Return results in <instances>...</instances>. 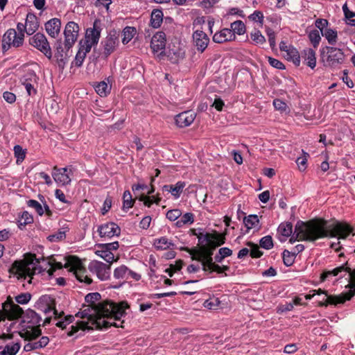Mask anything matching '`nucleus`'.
Listing matches in <instances>:
<instances>
[{"label": "nucleus", "instance_id": "nucleus-1", "mask_svg": "<svg viewBox=\"0 0 355 355\" xmlns=\"http://www.w3.org/2000/svg\"><path fill=\"white\" fill-rule=\"evenodd\" d=\"M101 298L100 293H90L85 297V302L87 305H83L85 308L82 311L76 314V317L87 318V321H79L75 325L71 327V331L68 332V336H71L75 334L76 338L83 336L85 331L93 329L103 330L110 327H123L122 324L116 321H120L121 318L126 315L125 309L128 305L125 302H121L119 304L110 300L99 302Z\"/></svg>", "mask_w": 355, "mask_h": 355}, {"label": "nucleus", "instance_id": "nucleus-2", "mask_svg": "<svg viewBox=\"0 0 355 355\" xmlns=\"http://www.w3.org/2000/svg\"><path fill=\"white\" fill-rule=\"evenodd\" d=\"M354 228L345 221L335 219L327 220L323 218H315L307 222L299 220L295 226L294 233L289 239L291 243L296 241H315L322 238L337 237L338 239H346L354 233Z\"/></svg>", "mask_w": 355, "mask_h": 355}, {"label": "nucleus", "instance_id": "nucleus-3", "mask_svg": "<svg viewBox=\"0 0 355 355\" xmlns=\"http://www.w3.org/2000/svg\"><path fill=\"white\" fill-rule=\"evenodd\" d=\"M342 272L349 273V283L345 288H349V290L338 295L327 297L326 302L322 303L321 305L328 306L329 304L337 305L338 304H344L347 300H351L355 295V268L352 269L349 267L348 261L333 270H324L320 275V281L324 282L329 277L337 276Z\"/></svg>", "mask_w": 355, "mask_h": 355}, {"label": "nucleus", "instance_id": "nucleus-4", "mask_svg": "<svg viewBox=\"0 0 355 355\" xmlns=\"http://www.w3.org/2000/svg\"><path fill=\"white\" fill-rule=\"evenodd\" d=\"M40 263V259L36 258L35 254L27 253L23 259L15 261L8 269V272L16 276L18 279H26V277H30L28 283L31 284L33 276L44 270L39 265Z\"/></svg>", "mask_w": 355, "mask_h": 355}, {"label": "nucleus", "instance_id": "nucleus-5", "mask_svg": "<svg viewBox=\"0 0 355 355\" xmlns=\"http://www.w3.org/2000/svg\"><path fill=\"white\" fill-rule=\"evenodd\" d=\"M214 239L211 235L207 234L206 235L199 237V244L200 245L199 250H193L195 251V255H193L192 259L201 262L202 270L207 272L210 267L218 268L219 265L213 262L214 251L216 248L212 241Z\"/></svg>", "mask_w": 355, "mask_h": 355}, {"label": "nucleus", "instance_id": "nucleus-6", "mask_svg": "<svg viewBox=\"0 0 355 355\" xmlns=\"http://www.w3.org/2000/svg\"><path fill=\"white\" fill-rule=\"evenodd\" d=\"M320 59L325 66L335 67L345 62V55L341 49L325 46L320 49Z\"/></svg>", "mask_w": 355, "mask_h": 355}, {"label": "nucleus", "instance_id": "nucleus-7", "mask_svg": "<svg viewBox=\"0 0 355 355\" xmlns=\"http://www.w3.org/2000/svg\"><path fill=\"white\" fill-rule=\"evenodd\" d=\"M42 335V330L36 327L33 331L26 330L24 333H20L21 337L28 340V343L24 347L25 352L42 349L45 347L49 343V338L47 336H42L39 340L37 338Z\"/></svg>", "mask_w": 355, "mask_h": 355}, {"label": "nucleus", "instance_id": "nucleus-8", "mask_svg": "<svg viewBox=\"0 0 355 355\" xmlns=\"http://www.w3.org/2000/svg\"><path fill=\"white\" fill-rule=\"evenodd\" d=\"M24 41V33L18 34L15 28H9L3 35L2 51H7L10 47H20Z\"/></svg>", "mask_w": 355, "mask_h": 355}, {"label": "nucleus", "instance_id": "nucleus-9", "mask_svg": "<svg viewBox=\"0 0 355 355\" xmlns=\"http://www.w3.org/2000/svg\"><path fill=\"white\" fill-rule=\"evenodd\" d=\"M24 314L23 309L8 297L7 300L2 304V310H0V320H4L6 318L9 320H16Z\"/></svg>", "mask_w": 355, "mask_h": 355}, {"label": "nucleus", "instance_id": "nucleus-10", "mask_svg": "<svg viewBox=\"0 0 355 355\" xmlns=\"http://www.w3.org/2000/svg\"><path fill=\"white\" fill-rule=\"evenodd\" d=\"M29 44L44 53L49 59L52 58V51L45 35L42 33H37L29 38Z\"/></svg>", "mask_w": 355, "mask_h": 355}, {"label": "nucleus", "instance_id": "nucleus-11", "mask_svg": "<svg viewBox=\"0 0 355 355\" xmlns=\"http://www.w3.org/2000/svg\"><path fill=\"white\" fill-rule=\"evenodd\" d=\"M79 30L80 28L78 24L74 21H69L66 24L64 30V46L67 51H69L76 43L78 39Z\"/></svg>", "mask_w": 355, "mask_h": 355}, {"label": "nucleus", "instance_id": "nucleus-12", "mask_svg": "<svg viewBox=\"0 0 355 355\" xmlns=\"http://www.w3.org/2000/svg\"><path fill=\"white\" fill-rule=\"evenodd\" d=\"M88 268L91 272L96 274L101 281L107 280L110 277V263L107 265L99 261H93L89 264Z\"/></svg>", "mask_w": 355, "mask_h": 355}, {"label": "nucleus", "instance_id": "nucleus-13", "mask_svg": "<svg viewBox=\"0 0 355 355\" xmlns=\"http://www.w3.org/2000/svg\"><path fill=\"white\" fill-rule=\"evenodd\" d=\"M102 28L101 27V21L95 19L92 28H88L85 33V42L83 46H93L97 45L101 37V33Z\"/></svg>", "mask_w": 355, "mask_h": 355}, {"label": "nucleus", "instance_id": "nucleus-14", "mask_svg": "<svg viewBox=\"0 0 355 355\" xmlns=\"http://www.w3.org/2000/svg\"><path fill=\"white\" fill-rule=\"evenodd\" d=\"M119 35L116 32L113 31H110L107 37L102 40L101 45L103 46V53L107 58L115 50L119 45Z\"/></svg>", "mask_w": 355, "mask_h": 355}, {"label": "nucleus", "instance_id": "nucleus-15", "mask_svg": "<svg viewBox=\"0 0 355 355\" xmlns=\"http://www.w3.org/2000/svg\"><path fill=\"white\" fill-rule=\"evenodd\" d=\"M71 173H72L71 169L68 167L58 168L55 166L53 168L52 177L57 184L65 186L69 184L71 181L69 177Z\"/></svg>", "mask_w": 355, "mask_h": 355}, {"label": "nucleus", "instance_id": "nucleus-16", "mask_svg": "<svg viewBox=\"0 0 355 355\" xmlns=\"http://www.w3.org/2000/svg\"><path fill=\"white\" fill-rule=\"evenodd\" d=\"M42 322V317L32 309H28L24 313L22 322L26 323L24 325L26 329H31L33 331L36 327L40 328V322Z\"/></svg>", "mask_w": 355, "mask_h": 355}, {"label": "nucleus", "instance_id": "nucleus-17", "mask_svg": "<svg viewBox=\"0 0 355 355\" xmlns=\"http://www.w3.org/2000/svg\"><path fill=\"white\" fill-rule=\"evenodd\" d=\"M98 232L101 237L111 239L120 234L121 228L114 223H107L98 226Z\"/></svg>", "mask_w": 355, "mask_h": 355}, {"label": "nucleus", "instance_id": "nucleus-18", "mask_svg": "<svg viewBox=\"0 0 355 355\" xmlns=\"http://www.w3.org/2000/svg\"><path fill=\"white\" fill-rule=\"evenodd\" d=\"M40 304H46V306L42 309L43 312L47 315L50 313H52L54 319L58 320L62 317L64 315V312L62 311L58 313L56 309L54 306V300L51 297L47 295L42 296L39 300Z\"/></svg>", "mask_w": 355, "mask_h": 355}, {"label": "nucleus", "instance_id": "nucleus-19", "mask_svg": "<svg viewBox=\"0 0 355 355\" xmlns=\"http://www.w3.org/2000/svg\"><path fill=\"white\" fill-rule=\"evenodd\" d=\"M193 44L197 50L202 53L207 49L209 42V38L202 31L197 30L193 33Z\"/></svg>", "mask_w": 355, "mask_h": 355}, {"label": "nucleus", "instance_id": "nucleus-20", "mask_svg": "<svg viewBox=\"0 0 355 355\" xmlns=\"http://www.w3.org/2000/svg\"><path fill=\"white\" fill-rule=\"evenodd\" d=\"M166 34L159 31L156 33L152 37L150 42V47L153 53L163 51L166 46Z\"/></svg>", "mask_w": 355, "mask_h": 355}, {"label": "nucleus", "instance_id": "nucleus-21", "mask_svg": "<svg viewBox=\"0 0 355 355\" xmlns=\"http://www.w3.org/2000/svg\"><path fill=\"white\" fill-rule=\"evenodd\" d=\"M196 118V114L191 111L181 112L175 116V123L180 128L190 125Z\"/></svg>", "mask_w": 355, "mask_h": 355}, {"label": "nucleus", "instance_id": "nucleus-22", "mask_svg": "<svg viewBox=\"0 0 355 355\" xmlns=\"http://www.w3.org/2000/svg\"><path fill=\"white\" fill-rule=\"evenodd\" d=\"M71 270L73 271L76 277L79 282H85L86 284H92V278H90L87 275L86 268L84 266H83L82 263L80 261L76 263L71 268Z\"/></svg>", "mask_w": 355, "mask_h": 355}, {"label": "nucleus", "instance_id": "nucleus-23", "mask_svg": "<svg viewBox=\"0 0 355 355\" xmlns=\"http://www.w3.org/2000/svg\"><path fill=\"white\" fill-rule=\"evenodd\" d=\"M55 56L57 58L58 65L60 68H64L67 62V51L65 46L63 47L64 43L61 40H58L55 42Z\"/></svg>", "mask_w": 355, "mask_h": 355}, {"label": "nucleus", "instance_id": "nucleus-24", "mask_svg": "<svg viewBox=\"0 0 355 355\" xmlns=\"http://www.w3.org/2000/svg\"><path fill=\"white\" fill-rule=\"evenodd\" d=\"M46 33L53 38H55L60 31L61 21L58 18H52L45 23Z\"/></svg>", "mask_w": 355, "mask_h": 355}, {"label": "nucleus", "instance_id": "nucleus-25", "mask_svg": "<svg viewBox=\"0 0 355 355\" xmlns=\"http://www.w3.org/2000/svg\"><path fill=\"white\" fill-rule=\"evenodd\" d=\"M27 35H33L39 28L40 22L37 17L33 12H28L26 15V22H25Z\"/></svg>", "mask_w": 355, "mask_h": 355}, {"label": "nucleus", "instance_id": "nucleus-26", "mask_svg": "<svg viewBox=\"0 0 355 355\" xmlns=\"http://www.w3.org/2000/svg\"><path fill=\"white\" fill-rule=\"evenodd\" d=\"M235 35L230 28H223L220 32L216 33L213 36V41L216 43H223L227 41L234 40Z\"/></svg>", "mask_w": 355, "mask_h": 355}, {"label": "nucleus", "instance_id": "nucleus-27", "mask_svg": "<svg viewBox=\"0 0 355 355\" xmlns=\"http://www.w3.org/2000/svg\"><path fill=\"white\" fill-rule=\"evenodd\" d=\"M37 76L35 73H27L22 81V85L24 86L28 96L35 95L37 93V89L33 85L36 83Z\"/></svg>", "mask_w": 355, "mask_h": 355}, {"label": "nucleus", "instance_id": "nucleus-28", "mask_svg": "<svg viewBox=\"0 0 355 355\" xmlns=\"http://www.w3.org/2000/svg\"><path fill=\"white\" fill-rule=\"evenodd\" d=\"M184 182L179 181L175 184H166L163 186L162 191L171 193L175 198H178L185 187Z\"/></svg>", "mask_w": 355, "mask_h": 355}, {"label": "nucleus", "instance_id": "nucleus-29", "mask_svg": "<svg viewBox=\"0 0 355 355\" xmlns=\"http://www.w3.org/2000/svg\"><path fill=\"white\" fill-rule=\"evenodd\" d=\"M302 57L306 62V65L314 69L316 65L315 52L311 48L306 49L302 52Z\"/></svg>", "mask_w": 355, "mask_h": 355}, {"label": "nucleus", "instance_id": "nucleus-30", "mask_svg": "<svg viewBox=\"0 0 355 355\" xmlns=\"http://www.w3.org/2000/svg\"><path fill=\"white\" fill-rule=\"evenodd\" d=\"M91 51L90 46H82L76 55L75 59L72 64H74L77 67L82 66L83 61L87 53Z\"/></svg>", "mask_w": 355, "mask_h": 355}, {"label": "nucleus", "instance_id": "nucleus-31", "mask_svg": "<svg viewBox=\"0 0 355 355\" xmlns=\"http://www.w3.org/2000/svg\"><path fill=\"white\" fill-rule=\"evenodd\" d=\"M21 344L19 342L7 344L4 347H0V355H15L20 349Z\"/></svg>", "mask_w": 355, "mask_h": 355}, {"label": "nucleus", "instance_id": "nucleus-32", "mask_svg": "<svg viewBox=\"0 0 355 355\" xmlns=\"http://www.w3.org/2000/svg\"><path fill=\"white\" fill-rule=\"evenodd\" d=\"M154 245L157 250H162L171 249L175 247V244L165 236L155 239Z\"/></svg>", "mask_w": 355, "mask_h": 355}, {"label": "nucleus", "instance_id": "nucleus-33", "mask_svg": "<svg viewBox=\"0 0 355 355\" xmlns=\"http://www.w3.org/2000/svg\"><path fill=\"white\" fill-rule=\"evenodd\" d=\"M98 249L96 251V254L103 259L105 261L109 263H112L114 261V255L112 252L107 251V249H103L101 243L96 245Z\"/></svg>", "mask_w": 355, "mask_h": 355}, {"label": "nucleus", "instance_id": "nucleus-34", "mask_svg": "<svg viewBox=\"0 0 355 355\" xmlns=\"http://www.w3.org/2000/svg\"><path fill=\"white\" fill-rule=\"evenodd\" d=\"M163 21V12L160 10H153L150 17V26L155 28L160 26Z\"/></svg>", "mask_w": 355, "mask_h": 355}, {"label": "nucleus", "instance_id": "nucleus-35", "mask_svg": "<svg viewBox=\"0 0 355 355\" xmlns=\"http://www.w3.org/2000/svg\"><path fill=\"white\" fill-rule=\"evenodd\" d=\"M286 59L291 60L293 64L298 67L300 64V55L298 51L294 47L291 46L288 52H286Z\"/></svg>", "mask_w": 355, "mask_h": 355}, {"label": "nucleus", "instance_id": "nucleus-36", "mask_svg": "<svg viewBox=\"0 0 355 355\" xmlns=\"http://www.w3.org/2000/svg\"><path fill=\"white\" fill-rule=\"evenodd\" d=\"M137 31L136 28L132 26H126L124 28L122 32V43L127 44L135 36Z\"/></svg>", "mask_w": 355, "mask_h": 355}, {"label": "nucleus", "instance_id": "nucleus-37", "mask_svg": "<svg viewBox=\"0 0 355 355\" xmlns=\"http://www.w3.org/2000/svg\"><path fill=\"white\" fill-rule=\"evenodd\" d=\"M243 223L246 227L247 230H249L252 228L257 227L259 226V219L258 216L252 214L248 216H245L243 218Z\"/></svg>", "mask_w": 355, "mask_h": 355}, {"label": "nucleus", "instance_id": "nucleus-38", "mask_svg": "<svg viewBox=\"0 0 355 355\" xmlns=\"http://www.w3.org/2000/svg\"><path fill=\"white\" fill-rule=\"evenodd\" d=\"M180 218L175 223V225L178 227H182L184 225L192 224L194 222V214L191 212L186 213L182 216L181 215Z\"/></svg>", "mask_w": 355, "mask_h": 355}, {"label": "nucleus", "instance_id": "nucleus-39", "mask_svg": "<svg viewBox=\"0 0 355 355\" xmlns=\"http://www.w3.org/2000/svg\"><path fill=\"white\" fill-rule=\"evenodd\" d=\"M277 232L280 236L287 238L292 234L293 225L291 223H281L277 228Z\"/></svg>", "mask_w": 355, "mask_h": 355}, {"label": "nucleus", "instance_id": "nucleus-40", "mask_svg": "<svg viewBox=\"0 0 355 355\" xmlns=\"http://www.w3.org/2000/svg\"><path fill=\"white\" fill-rule=\"evenodd\" d=\"M33 222V217L28 211H25L22 213L21 218L18 220V227L23 230L26 225Z\"/></svg>", "mask_w": 355, "mask_h": 355}, {"label": "nucleus", "instance_id": "nucleus-41", "mask_svg": "<svg viewBox=\"0 0 355 355\" xmlns=\"http://www.w3.org/2000/svg\"><path fill=\"white\" fill-rule=\"evenodd\" d=\"M94 88L96 93L101 96H106L111 90V87H109L105 81L97 83Z\"/></svg>", "mask_w": 355, "mask_h": 355}, {"label": "nucleus", "instance_id": "nucleus-42", "mask_svg": "<svg viewBox=\"0 0 355 355\" xmlns=\"http://www.w3.org/2000/svg\"><path fill=\"white\" fill-rule=\"evenodd\" d=\"M322 35L327 40L329 44L334 45L336 43L338 37L336 31L331 28H327Z\"/></svg>", "mask_w": 355, "mask_h": 355}, {"label": "nucleus", "instance_id": "nucleus-43", "mask_svg": "<svg viewBox=\"0 0 355 355\" xmlns=\"http://www.w3.org/2000/svg\"><path fill=\"white\" fill-rule=\"evenodd\" d=\"M232 32L241 35H243L245 33V26L244 23L241 20L235 21L234 22L231 24V28Z\"/></svg>", "mask_w": 355, "mask_h": 355}, {"label": "nucleus", "instance_id": "nucleus-44", "mask_svg": "<svg viewBox=\"0 0 355 355\" xmlns=\"http://www.w3.org/2000/svg\"><path fill=\"white\" fill-rule=\"evenodd\" d=\"M343 11L346 19L347 20V24L355 26V19H353V17H355V12L349 10L347 3L343 6Z\"/></svg>", "mask_w": 355, "mask_h": 355}, {"label": "nucleus", "instance_id": "nucleus-45", "mask_svg": "<svg viewBox=\"0 0 355 355\" xmlns=\"http://www.w3.org/2000/svg\"><path fill=\"white\" fill-rule=\"evenodd\" d=\"M207 234L211 235L214 238V239H213V241H212V242L214 243V245H216V248L218 246L222 245L223 244H224L225 243V240H226L225 236L227 234L226 232L223 233V234H219L216 231H214V233L207 232Z\"/></svg>", "mask_w": 355, "mask_h": 355}, {"label": "nucleus", "instance_id": "nucleus-46", "mask_svg": "<svg viewBox=\"0 0 355 355\" xmlns=\"http://www.w3.org/2000/svg\"><path fill=\"white\" fill-rule=\"evenodd\" d=\"M309 39L314 48H317L321 40V37L319 30L314 29L309 32Z\"/></svg>", "mask_w": 355, "mask_h": 355}, {"label": "nucleus", "instance_id": "nucleus-47", "mask_svg": "<svg viewBox=\"0 0 355 355\" xmlns=\"http://www.w3.org/2000/svg\"><path fill=\"white\" fill-rule=\"evenodd\" d=\"M128 268L125 265H121L114 270V277L116 279H127V273Z\"/></svg>", "mask_w": 355, "mask_h": 355}, {"label": "nucleus", "instance_id": "nucleus-48", "mask_svg": "<svg viewBox=\"0 0 355 355\" xmlns=\"http://www.w3.org/2000/svg\"><path fill=\"white\" fill-rule=\"evenodd\" d=\"M296 255L293 254V252L284 250L282 253L283 262L286 266H291L293 264Z\"/></svg>", "mask_w": 355, "mask_h": 355}, {"label": "nucleus", "instance_id": "nucleus-49", "mask_svg": "<svg viewBox=\"0 0 355 355\" xmlns=\"http://www.w3.org/2000/svg\"><path fill=\"white\" fill-rule=\"evenodd\" d=\"M13 150L15 157L17 158V164L22 162L26 157V150L19 145H15Z\"/></svg>", "mask_w": 355, "mask_h": 355}, {"label": "nucleus", "instance_id": "nucleus-50", "mask_svg": "<svg viewBox=\"0 0 355 355\" xmlns=\"http://www.w3.org/2000/svg\"><path fill=\"white\" fill-rule=\"evenodd\" d=\"M246 245L250 248V254L252 258H259L263 255V252L259 250L258 245L252 242H247Z\"/></svg>", "mask_w": 355, "mask_h": 355}, {"label": "nucleus", "instance_id": "nucleus-51", "mask_svg": "<svg viewBox=\"0 0 355 355\" xmlns=\"http://www.w3.org/2000/svg\"><path fill=\"white\" fill-rule=\"evenodd\" d=\"M134 205V200L129 191H125L123 195V209H130Z\"/></svg>", "mask_w": 355, "mask_h": 355}, {"label": "nucleus", "instance_id": "nucleus-52", "mask_svg": "<svg viewBox=\"0 0 355 355\" xmlns=\"http://www.w3.org/2000/svg\"><path fill=\"white\" fill-rule=\"evenodd\" d=\"M250 37L255 44H263L266 42L265 37L258 30H255L254 32L251 33Z\"/></svg>", "mask_w": 355, "mask_h": 355}, {"label": "nucleus", "instance_id": "nucleus-53", "mask_svg": "<svg viewBox=\"0 0 355 355\" xmlns=\"http://www.w3.org/2000/svg\"><path fill=\"white\" fill-rule=\"evenodd\" d=\"M259 245L266 250H270L273 248V240L271 236L268 235L260 239Z\"/></svg>", "mask_w": 355, "mask_h": 355}, {"label": "nucleus", "instance_id": "nucleus-54", "mask_svg": "<svg viewBox=\"0 0 355 355\" xmlns=\"http://www.w3.org/2000/svg\"><path fill=\"white\" fill-rule=\"evenodd\" d=\"M31 294L30 293H22L17 295L15 299L17 303L20 304H26L31 299Z\"/></svg>", "mask_w": 355, "mask_h": 355}, {"label": "nucleus", "instance_id": "nucleus-55", "mask_svg": "<svg viewBox=\"0 0 355 355\" xmlns=\"http://www.w3.org/2000/svg\"><path fill=\"white\" fill-rule=\"evenodd\" d=\"M27 205L29 207H32L35 209V211L38 215L42 216L44 214V209L41 205V204L35 200H29L27 201Z\"/></svg>", "mask_w": 355, "mask_h": 355}, {"label": "nucleus", "instance_id": "nucleus-56", "mask_svg": "<svg viewBox=\"0 0 355 355\" xmlns=\"http://www.w3.org/2000/svg\"><path fill=\"white\" fill-rule=\"evenodd\" d=\"M182 215V212L178 209H171L167 211L166 218L171 221H175L178 220Z\"/></svg>", "mask_w": 355, "mask_h": 355}, {"label": "nucleus", "instance_id": "nucleus-57", "mask_svg": "<svg viewBox=\"0 0 355 355\" xmlns=\"http://www.w3.org/2000/svg\"><path fill=\"white\" fill-rule=\"evenodd\" d=\"M263 15L262 12L259 10H255L252 14H251L248 18L255 22H259L261 25L263 24Z\"/></svg>", "mask_w": 355, "mask_h": 355}, {"label": "nucleus", "instance_id": "nucleus-58", "mask_svg": "<svg viewBox=\"0 0 355 355\" xmlns=\"http://www.w3.org/2000/svg\"><path fill=\"white\" fill-rule=\"evenodd\" d=\"M303 153L304 156L298 157L296 160V163L300 171H304L306 168L307 157L309 156L308 153Z\"/></svg>", "mask_w": 355, "mask_h": 355}, {"label": "nucleus", "instance_id": "nucleus-59", "mask_svg": "<svg viewBox=\"0 0 355 355\" xmlns=\"http://www.w3.org/2000/svg\"><path fill=\"white\" fill-rule=\"evenodd\" d=\"M273 105L277 110L281 112H286L288 106L286 103L281 99L276 98L273 101Z\"/></svg>", "mask_w": 355, "mask_h": 355}, {"label": "nucleus", "instance_id": "nucleus-60", "mask_svg": "<svg viewBox=\"0 0 355 355\" xmlns=\"http://www.w3.org/2000/svg\"><path fill=\"white\" fill-rule=\"evenodd\" d=\"M268 62L274 68H276L278 69H285V65L277 59L273 58L272 57H268Z\"/></svg>", "mask_w": 355, "mask_h": 355}, {"label": "nucleus", "instance_id": "nucleus-61", "mask_svg": "<svg viewBox=\"0 0 355 355\" xmlns=\"http://www.w3.org/2000/svg\"><path fill=\"white\" fill-rule=\"evenodd\" d=\"M153 198H154V196L141 194L139 199L140 201L144 202L145 206L150 207L154 203Z\"/></svg>", "mask_w": 355, "mask_h": 355}, {"label": "nucleus", "instance_id": "nucleus-62", "mask_svg": "<svg viewBox=\"0 0 355 355\" xmlns=\"http://www.w3.org/2000/svg\"><path fill=\"white\" fill-rule=\"evenodd\" d=\"M329 24V21L325 19H318L315 21V26L320 30L319 31L322 33L324 28Z\"/></svg>", "mask_w": 355, "mask_h": 355}, {"label": "nucleus", "instance_id": "nucleus-63", "mask_svg": "<svg viewBox=\"0 0 355 355\" xmlns=\"http://www.w3.org/2000/svg\"><path fill=\"white\" fill-rule=\"evenodd\" d=\"M103 249H107V251L112 252V250H116L119 248L118 241L109 243H101Z\"/></svg>", "mask_w": 355, "mask_h": 355}, {"label": "nucleus", "instance_id": "nucleus-64", "mask_svg": "<svg viewBox=\"0 0 355 355\" xmlns=\"http://www.w3.org/2000/svg\"><path fill=\"white\" fill-rule=\"evenodd\" d=\"M3 98L6 102L9 103H12L16 101L15 94L8 91L3 93Z\"/></svg>", "mask_w": 355, "mask_h": 355}]
</instances>
